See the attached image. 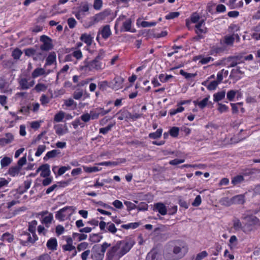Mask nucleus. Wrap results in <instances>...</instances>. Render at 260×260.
<instances>
[{"instance_id": "nucleus-43", "label": "nucleus", "mask_w": 260, "mask_h": 260, "mask_svg": "<svg viewBox=\"0 0 260 260\" xmlns=\"http://www.w3.org/2000/svg\"><path fill=\"white\" fill-rule=\"evenodd\" d=\"M222 249V246L219 243H216L214 246V250H212V254L217 256Z\"/></svg>"}, {"instance_id": "nucleus-56", "label": "nucleus", "mask_w": 260, "mask_h": 260, "mask_svg": "<svg viewBox=\"0 0 260 260\" xmlns=\"http://www.w3.org/2000/svg\"><path fill=\"white\" fill-rule=\"evenodd\" d=\"M47 89V86L42 83H38L37 84L34 89L36 90L37 92H40L41 91H45Z\"/></svg>"}, {"instance_id": "nucleus-11", "label": "nucleus", "mask_w": 260, "mask_h": 260, "mask_svg": "<svg viewBox=\"0 0 260 260\" xmlns=\"http://www.w3.org/2000/svg\"><path fill=\"white\" fill-rule=\"evenodd\" d=\"M153 210L158 211L161 215H165L167 213V209L164 204L159 202L155 204Z\"/></svg>"}, {"instance_id": "nucleus-35", "label": "nucleus", "mask_w": 260, "mask_h": 260, "mask_svg": "<svg viewBox=\"0 0 260 260\" xmlns=\"http://www.w3.org/2000/svg\"><path fill=\"white\" fill-rule=\"evenodd\" d=\"M46 57V54L42 52H36V54L33 56V59L35 61L43 60Z\"/></svg>"}, {"instance_id": "nucleus-38", "label": "nucleus", "mask_w": 260, "mask_h": 260, "mask_svg": "<svg viewBox=\"0 0 260 260\" xmlns=\"http://www.w3.org/2000/svg\"><path fill=\"white\" fill-rule=\"evenodd\" d=\"M234 40V36H226L224 37V43L227 45L232 46Z\"/></svg>"}, {"instance_id": "nucleus-24", "label": "nucleus", "mask_w": 260, "mask_h": 260, "mask_svg": "<svg viewBox=\"0 0 260 260\" xmlns=\"http://www.w3.org/2000/svg\"><path fill=\"white\" fill-rule=\"evenodd\" d=\"M56 55L55 52H50L46 58L45 66H50L56 61Z\"/></svg>"}, {"instance_id": "nucleus-37", "label": "nucleus", "mask_w": 260, "mask_h": 260, "mask_svg": "<svg viewBox=\"0 0 260 260\" xmlns=\"http://www.w3.org/2000/svg\"><path fill=\"white\" fill-rule=\"evenodd\" d=\"M99 117V115H82L81 120L86 122H88L90 118L92 119H97Z\"/></svg>"}, {"instance_id": "nucleus-47", "label": "nucleus", "mask_w": 260, "mask_h": 260, "mask_svg": "<svg viewBox=\"0 0 260 260\" xmlns=\"http://www.w3.org/2000/svg\"><path fill=\"white\" fill-rule=\"evenodd\" d=\"M132 21L128 19L123 23V27L124 29V31H130L131 28Z\"/></svg>"}, {"instance_id": "nucleus-27", "label": "nucleus", "mask_w": 260, "mask_h": 260, "mask_svg": "<svg viewBox=\"0 0 260 260\" xmlns=\"http://www.w3.org/2000/svg\"><path fill=\"white\" fill-rule=\"evenodd\" d=\"M45 74V71L43 68H38L32 72L31 76L33 78H36L39 76L44 75Z\"/></svg>"}, {"instance_id": "nucleus-46", "label": "nucleus", "mask_w": 260, "mask_h": 260, "mask_svg": "<svg viewBox=\"0 0 260 260\" xmlns=\"http://www.w3.org/2000/svg\"><path fill=\"white\" fill-rule=\"evenodd\" d=\"M89 7L87 3H85L83 5L81 6L79 11L80 13H81L83 15H85L84 13L87 12L89 11Z\"/></svg>"}, {"instance_id": "nucleus-14", "label": "nucleus", "mask_w": 260, "mask_h": 260, "mask_svg": "<svg viewBox=\"0 0 260 260\" xmlns=\"http://www.w3.org/2000/svg\"><path fill=\"white\" fill-rule=\"evenodd\" d=\"M240 57L238 56H230L226 59V61L229 63L228 68L236 67L240 63Z\"/></svg>"}, {"instance_id": "nucleus-9", "label": "nucleus", "mask_w": 260, "mask_h": 260, "mask_svg": "<svg viewBox=\"0 0 260 260\" xmlns=\"http://www.w3.org/2000/svg\"><path fill=\"white\" fill-rule=\"evenodd\" d=\"M75 210L76 208L74 206H66L56 212L55 218L60 221H63L64 220V218L66 216V215L64 214V212H66L67 210H71L72 212L69 214V215H70L73 213Z\"/></svg>"}, {"instance_id": "nucleus-10", "label": "nucleus", "mask_w": 260, "mask_h": 260, "mask_svg": "<svg viewBox=\"0 0 260 260\" xmlns=\"http://www.w3.org/2000/svg\"><path fill=\"white\" fill-rule=\"evenodd\" d=\"M233 228L236 231H239L241 230L244 233H246L247 230L246 229L247 227L250 226V224L246 223L244 226H242V224L239 219H235L233 221Z\"/></svg>"}, {"instance_id": "nucleus-40", "label": "nucleus", "mask_w": 260, "mask_h": 260, "mask_svg": "<svg viewBox=\"0 0 260 260\" xmlns=\"http://www.w3.org/2000/svg\"><path fill=\"white\" fill-rule=\"evenodd\" d=\"M238 74H240L241 75H242L244 74V72L240 70V67H237L236 69H232V70L231 71V74L230 75V77L231 78H235L237 76V75Z\"/></svg>"}, {"instance_id": "nucleus-19", "label": "nucleus", "mask_w": 260, "mask_h": 260, "mask_svg": "<svg viewBox=\"0 0 260 260\" xmlns=\"http://www.w3.org/2000/svg\"><path fill=\"white\" fill-rule=\"evenodd\" d=\"M124 81V79L121 77H116L114 78L113 82H114L112 85V88L115 90H117L119 88H122V83Z\"/></svg>"}, {"instance_id": "nucleus-20", "label": "nucleus", "mask_w": 260, "mask_h": 260, "mask_svg": "<svg viewBox=\"0 0 260 260\" xmlns=\"http://www.w3.org/2000/svg\"><path fill=\"white\" fill-rule=\"evenodd\" d=\"M42 169L40 176L42 177H47L50 175V165L48 164L42 165Z\"/></svg>"}, {"instance_id": "nucleus-36", "label": "nucleus", "mask_w": 260, "mask_h": 260, "mask_svg": "<svg viewBox=\"0 0 260 260\" xmlns=\"http://www.w3.org/2000/svg\"><path fill=\"white\" fill-rule=\"evenodd\" d=\"M37 221L36 220H34L28 223V230L31 233H34L36 232V226L37 225Z\"/></svg>"}, {"instance_id": "nucleus-18", "label": "nucleus", "mask_w": 260, "mask_h": 260, "mask_svg": "<svg viewBox=\"0 0 260 260\" xmlns=\"http://www.w3.org/2000/svg\"><path fill=\"white\" fill-rule=\"evenodd\" d=\"M47 247L51 250H55L57 249V242L55 238H51L49 239L46 244Z\"/></svg>"}, {"instance_id": "nucleus-13", "label": "nucleus", "mask_w": 260, "mask_h": 260, "mask_svg": "<svg viewBox=\"0 0 260 260\" xmlns=\"http://www.w3.org/2000/svg\"><path fill=\"white\" fill-rule=\"evenodd\" d=\"M126 161V159L124 158H118L117 159L116 161H103L99 164L100 166H116L120 164H123Z\"/></svg>"}, {"instance_id": "nucleus-48", "label": "nucleus", "mask_w": 260, "mask_h": 260, "mask_svg": "<svg viewBox=\"0 0 260 260\" xmlns=\"http://www.w3.org/2000/svg\"><path fill=\"white\" fill-rule=\"evenodd\" d=\"M107 225H108L107 227L108 231L112 234H115L117 229L116 228L115 224L111 222H109L107 223Z\"/></svg>"}, {"instance_id": "nucleus-33", "label": "nucleus", "mask_w": 260, "mask_h": 260, "mask_svg": "<svg viewBox=\"0 0 260 260\" xmlns=\"http://www.w3.org/2000/svg\"><path fill=\"white\" fill-rule=\"evenodd\" d=\"M115 125V122L109 124L107 126L105 127H102L100 128V133L105 135L107 134L111 130L112 127Z\"/></svg>"}, {"instance_id": "nucleus-49", "label": "nucleus", "mask_w": 260, "mask_h": 260, "mask_svg": "<svg viewBox=\"0 0 260 260\" xmlns=\"http://www.w3.org/2000/svg\"><path fill=\"white\" fill-rule=\"evenodd\" d=\"M125 205L127 207L128 211H131L135 209H137V206L131 202L125 201L124 202Z\"/></svg>"}, {"instance_id": "nucleus-64", "label": "nucleus", "mask_w": 260, "mask_h": 260, "mask_svg": "<svg viewBox=\"0 0 260 260\" xmlns=\"http://www.w3.org/2000/svg\"><path fill=\"white\" fill-rule=\"evenodd\" d=\"M218 83L216 81H213L208 85L207 88L210 90H215L218 85Z\"/></svg>"}, {"instance_id": "nucleus-3", "label": "nucleus", "mask_w": 260, "mask_h": 260, "mask_svg": "<svg viewBox=\"0 0 260 260\" xmlns=\"http://www.w3.org/2000/svg\"><path fill=\"white\" fill-rule=\"evenodd\" d=\"M117 242L120 243V250L117 252L116 256L117 257L116 260H119L122 256L127 253L132 248L134 244L133 241L129 240L128 241H120Z\"/></svg>"}, {"instance_id": "nucleus-6", "label": "nucleus", "mask_w": 260, "mask_h": 260, "mask_svg": "<svg viewBox=\"0 0 260 260\" xmlns=\"http://www.w3.org/2000/svg\"><path fill=\"white\" fill-rule=\"evenodd\" d=\"M40 40L43 43L40 45V49L42 51H48L53 48L52 40L47 36L42 35L40 37Z\"/></svg>"}, {"instance_id": "nucleus-2", "label": "nucleus", "mask_w": 260, "mask_h": 260, "mask_svg": "<svg viewBox=\"0 0 260 260\" xmlns=\"http://www.w3.org/2000/svg\"><path fill=\"white\" fill-rule=\"evenodd\" d=\"M111 246V244L104 242L102 245H94L91 251L90 257L92 260H103L107 249Z\"/></svg>"}, {"instance_id": "nucleus-54", "label": "nucleus", "mask_w": 260, "mask_h": 260, "mask_svg": "<svg viewBox=\"0 0 260 260\" xmlns=\"http://www.w3.org/2000/svg\"><path fill=\"white\" fill-rule=\"evenodd\" d=\"M46 146L44 145H39L37 148V151L35 153L36 156H40L42 153L45 150Z\"/></svg>"}, {"instance_id": "nucleus-16", "label": "nucleus", "mask_w": 260, "mask_h": 260, "mask_svg": "<svg viewBox=\"0 0 260 260\" xmlns=\"http://www.w3.org/2000/svg\"><path fill=\"white\" fill-rule=\"evenodd\" d=\"M99 32L102 35L103 38L104 39H108L111 35V31L109 25H105L101 30H100Z\"/></svg>"}, {"instance_id": "nucleus-62", "label": "nucleus", "mask_w": 260, "mask_h": 260, "mask_svg": "<svg viewBox=\"0 0 260 260\" xmlns=\"http://www.w3.org/2000/svg\"><path fill=\"white\" fill-rule=\"evenodd\" d=\"M83 95V91L82 90L77 89L76 90L73 94V97L75 100H79L81 98Z\"/></svg>"}, {"instance_id": "nucleus-39", "label": "nucleus", "mask_w": 260, "mask_h": 260, "mask_svg": "<svg viewBox=\"0 0 260 260\" xmlns=\"http://www.w3.org/2000/svg\"><path fill=\"white\" fill-rule=\"evenodd\" d=\"M169 134L174 138H176L179 135V128L178 127L174 126L169 130Z\"/></svg>"}, {"instance_id": "nucleus-42", "label": "nucleus", "mask_w": 260, "mask_h": 260, "mask_svg": "<svg viewBox=\"0 0 260 260\" xmlns=\"http://www.w3.org/2000/svg\"><path fill=\"white\" fill-rule=\"evenodd\" d=\"M22 54V52L18 48H16L12 52V56L15 59H18Z\"/></svg>"}, {"instance_id": "nucleus-22", "label": "nucleus", "mask_w": 260, "mask_h": 260, "mask_svg": "<svg viewBox=\"0 0 260 260\" xmlns=\"http://www.w3.org/2000/svg\"><path fill=\"white\" fill-rule=\"evenodd\" d=\"M146 260H160V259L158 252L154 250H151L148 253Z\"/></svg>"}, {"instance_id": "nucleus-12", "label": "nucleus", "mask_w": 260, "mask_h": 260, "mask_svg": "<svg viewBox=\"0 0 260 260\" xmlns=\"http://www.w3.org/2000/svg\"><path fill=\"white\" fill-rule=\"evenodd\" d=\"M242 218L243 219L247 220L249 222L251 223H249L250 224L249 226L247 227V228H248V229L247 230L248 231H251V229H250V228L251 224L256 225L258 223V222L259 221V219L257 217L253 216L252 215H246L245 216H243L242 217Z\"/></svg>"}, {"instance_id": "nucleus-29", "label": "nucleus", "mask_w": 260, "mask_h": 260, "mask_svg": "<svg viewBox=\"0 0 260 260\" xmlns=\"http://www.w3.org/2000/svg\"><path fill=\"white\" fill-rule=\"evenodd\" d=\"M162 129L158 128L155 132L151 133L149 134V137L151 139H156L160 138L162 135Z\"/></svg>"}, {"instance_id": "nucleus-61", "label": "nucleus", "mask_w": 260, "mask_h": 260, "mask_svg": "<svg viewBox=\"0 0 260 260\" xmlns=\"http://www.w3.org/2000/svg\"><path fill=\"white\" fill-rule=\"evenodd\" d=\"M54 128L55 129V133L57 135L59 136L63 135V132L61 125H54Z\"/></svg>"}, {"instance_id": "nucleus-55", "label": "nucleus", "mask_w": 260, "mask_h": 260, "mask_svg": "<svg viewBox=\"0 0 260 260\" xmlns=\"http://www.w3.org/2000/svg\"><path fill=\"white\" fill-rule=\"evenodd\" d=\"M53 219V215L50 213L48 216H45L42 220V222L45 224H49Z\"/></svg>"}, {"instance_id": "nucleus-60", "label": "nucleus", "mask_w": 260, "mask_h": 260, "mask_svg": "<svg viewBox=\"0 0 260 260\" xmlns=\"http://www.w3.org/2000/svg\"><path fill=\"white\" fill-rule=\"evenodd\" d=\"M173 76L171 75H167L166 76L161 74H160L159 76V79H160V81L162 82H167L170 79L172 78Z\"/></svg>"}, {"instance_id": "nucleus-4", "label": "nucleus", "mask_w": 260, "mask_h": 260, "mask_svg": "<svg viewBox=\"0 0 260 260\" xmlns=\"http://www.w3.org/2000/svg\"><path fill=\"white\" fill-rule=\"evenodd\" d=\"M105 68V64L102 62L93 59L92 60L87 62L84 66L82 67V70H87L92 71L93 70L100 71Z\"/></svg>"}, {"instance_id": "nucleus-53", "label": "nucleus", "mask_w": 260, "mask_h": 260, "mask_svg": "<svg viewBox=\"0 0 260 260\" xmlns=\"http://www.w3.org/2000/svg\"><path fill=\"white\" fill-rule=\"evenodd\" d=\"M2 238L4 241L11 242L13 240V236L9 233H6L3 235Z\"/></svg>"}, {"instance_id": "nucleus-21", "label": "nucleus", "mask_w": 260, "mask_h": 260, "mask_svg": "<svg viewBox=\"0 0 260 260\" xmlns=\"http://www.w3.org/2000/svg\"><path fill=\"white\" fill-rule=\"evenodd\" d=\"M60 154V151L58 149H54L51 151H48L44 157L45 161L47 160L48 159L55 157L57 155Z\"/></svg>"}, {"instance_id": "nucleus-17", "label": "nucleus", "mask_w": 260, "mask_h": 260, "mask_svg": "<svg viewBox=\"0 0 260 260\" xmlns=\"http://www.w3.org/2000/svg\"><path fill=\"white\" fill-rule=\"evenodd\" d=\"M231 202L232 204L242 205L245 203L244 196L243 194L235 196L231 199Z\"/></svg>"}, {"instance_id": "nucleus-63", "label": "nucleus", "mask_w": 260, "mask_h": 260, "mask_svg": "<svg viewBox=\"0 0 260 260\" xmlns=\"http://www.w3.org/2000/svg\"><path fill=\"white\" fill-rule=\"evenodd\" d=\"M208 255V253L206 251H203L199 253L196 257L195 260H202L204 258L206 257Z\"/></svg>"}, {"instance_id": "nucleus-25", "label": "nucleus", "mask_w": 260, "mask_h": 260, "mask_svg": "<svg viewBox=\"0 0 260 260\" xmlns=\"http://www.w3.org/2000/svg\"><path fill=\"white\" fill-rule=\"evenodd\" d=\"M21 169L19 168L17 166L11 167L9 168L8 171V174L14 177L18 175Z\"/></svg>"}, {"instance_id": "nucleus-59", "label": "nucleus", "mask_w": 260, "mask_h": 260, "mask_svg": "<svg viewBox=\"0 0 260 260\" xmlns=\"http://www.w3.org/2000/svg\"><path fill=\"white\" fill-rule=\"evenodd\" d=\"M103 5V2L102 0H95L93 3V8L96 10H100Z\"/></svg>"}, {"instance_id": "nucleus-7", "label": "nucleus", "mask_w": 260, "mask_h": 260, "mask_svg": "<svg viewBox=\"0 0 260 260\" xmlns=\"http://www.w3.org/2000/svg\"><path fill=\"white\" fill-rule=\"evenodd\" d=\"M32 235L33 238H31L30 234L26 232H23L21 234V236L22 238H24V236H26V240H21V242H20V244L23 246H27L28 243H34L38 239L37 235L36 234V232L34 233H31Z\"/></svg>"}, {"instance_id": "nucleus-5", "label": "nucleus", "mask_w": 260, "mask_h": 260, "mask_svg": "<svg viewBox=\"0 0 260 260\" xmlns=\"http://www.w3.org/2000/svg\"><path fill=\"white\" fill-rule=\"evenodd\" d=\"M111 11L109 10H105L104 11L95 14L94 16L91 17V21L89 22L87 27H89L94 24L104 20L107 17L109 16Z\"/></svg>"}, {"instance_id": "nucleus-45", "label": "nucleus", "mask_w": 260, "mask_h": 260, "mask_svg": "<svg viewBox=\"0 0 260 260\" xmlns=\"http://www.w3.org/2000/svg\"><path fill=\"white\" fill-rule=\"evenodd\" d=\"M180 74L182 75L183 76H184V77L187 79H188L189 78H194L197 75V74H196V73L195 74L188 73L185 72L183 70H181L180 71Z\"/></svg>"}, {"instance_id": "nucleus-30", "label": "nucleus", "mask_w": 260, "mask_h": 260, "mask_svg": "<svg viewBox=\"0 0 260 260\" xmlns=\"http://www.w3.org/2000/svg\"><path fill=\"white\" fill-rule=\"evenodd\" d=\"M225 91L224 90L215 93L213 95L214 101L215 102H219L222 100L225 97Z\"/></svg>"}, {"instance_id": "nucleus-34", "label": "nucleus", "mask_w": 260, "mask_h": 260, "mask_svg": "<svg viewBox=\"0 0 260 260\" xmlns=\"http://www.w3.org/2000/svg\"><path fill=\"white\" fill-rule=\"evenodd\" d=\"M19 83L21 89L25 90L29 88V84L26 78L21 79Z\"/></svg>"}, {"instance_id": "nucleus-50", "label": "nucleus", "mask_w": 260, "mask_h": 260, "mask_svg": "<svg viewBox=\"0 0 260 260\" xmlns=\"http://www.w3.org/2000/svg\"><path fill=\"white\" fill-rule=\"evenodd\" d=\"M101 169L102 168L99 169L98 167L95 166L84 168V171L87 173L96 172L100 171Z\"/></svg>"}, {"instance_id": "nucleus-44", "label": "nucleus", "mask_w": 260, "mask_h": 260, "mask_svg": "<svg viewBox=\"0 0 260 260\" xmlns=\"http://www.w3.org/2000/svg\"><path fill=\"white\" fill-rule=\"evenodd\" d=\"M24 52L26 56H34L36 54V49L34 48H29L24 49Z\"/></svg>"}, {"instance_id": "nucleus-8", "label": "nucleus", "mask_w": 260, "mask_h": 260, "mask_svg": "<svg viewBox=\"0 0 260 260\" xmlns=\"http://www.w3.org/2000/svg\"><path fill=\"white\" fill-rule=\"evenodd\" d=\"M120 243L121 242H117L116 244L111 247L108 251L106 253V259L107 260H114V258H116V260L117 258V257L116 256L117 253V250L120 248Z\"/></svg>"}, {"instance_id": "nucleus-58", "label": "nucleus", "mask_w": 260, "mask_h": 260, "mask_svg": "<svg viewBox=\"0 0 260 260\" xmlns=\"http://www.w3.org/2000/svg\"><path fill=\"white\" fill-rule=\"evenodd\" d=\"M148 205L145 202H141L137 207L139 211H146L148 209Z\"/></svg>"}, {"instance_id": "nucleus-32", "label": "nucleus", "mask_w": 260, "mask_h": 260, "mask_svg": "<svg viewBox=\"0 0 260 260\" xmlns=\"http://www.w3.org/2000/svg\"><path fill=\"white\" fill-rule=\"evenodd\" d=\"M12 159L8 156H5L1 160V165L2 168L8 166L12 162Z\"/></svg>"}, {"instance_id": "nucleus-15", "label": "nucleus", "mask_w": 260, "mask_h": 260, "mask_svg": "<svg viewBox=\"0 0 260 260\" xmlns=\"http://www.w3.org/2000/svg\"><path fill=\"white\" fill-rule=\"evenodd\" d=\"M141 115H121L117 117V119L119 120H124L126 121L129 120L135 121L137 119L141 117Z\"/></svg>"}, {"instance_id": "nucleus-57", "label": "nucleus", "mask_w": 260, "mask_h": 260, "mask_svg": "<svg viewBox=\"0 0 260 260\" xmlns=\"http://www.w3.org/2000/svg\"><path fill=\"white\" fill-rule=\"evenodd\" d=\"M179 14L180 13L178 12H170L168 15L165 16V18L167 20L172 19L178 17Z\"/></svg>"}, {"instance_id": "nucleus-23", "label": "nucleus", "mask_w": 260, "mask_h": 260, "mask_svg": "<svg viewBox=\"0 0 260 260\" xmlns=\"http://www.w3.org/2000/svg\"><path fill=\"white\" fill-rule=\"evenodd\" d=\"M93 38L90 35L87 34L86 33L81 35L80 39L84 42L87 46H90L92 42Z\"/></svg>"}, {"instance_id": "nucleus-26", "label": "nucleus", "mask_w": 260, "mask_h": 260, "mask_svg": "<svg viewBox=\"0 0 260 260\" xmlns=\"http://www.w3.org/2000/svg\"><path fill=\"white\" fill-rule=\"evenodd\" d=\"M103 238V236L99 234H91L89 238V240L92 243H98Z\"/></svg>"}, {"instance_id": "nucleus-52", "label": "nucleus", "mask_w": 260, "mask_h": 260, "mask_svg": "<svg viewBox=\"0 0 260 260\" xmlns=\"http://www.w3.org/2000/svg\"><path fill=\"white\" fill-rule=\"evenodd\" d=\"M89 244L88 243L83 242L79 244L77 247V249L79 251L84 250L88 247Z\"/></svg>"}, {"instance_id": "nucleus-41", "label": "nucleus", "mask_w": 260, "mask_h": 260, "mask_svg": "<svg viewBox=\"0 0 260 260\" xmlns=\"http://www.w3.org/2000/svg\"><path fill=\"white\" fill-rule=\"evenodd\" d=\"M244 180L243 176L242 175H237L234 177L232 180V183L233 185H236L242 182Z\"/></svg>"}, {"instance_id": "nucleus-28", "label": "nucleus", "mask_w": 260, "mask_h": 260, "mask_svg": "<svg viewBox=\"0 0 260 260\" xmlns=\"http://www.w3.org/2000/svg\"><path fill=\"white\" fill-rule=\"evenodd\" d=\"M209 96L206 97L201 101H194V105L198 106L200 108H204L207 105Z\"/></svg>"}, {"instance_id": "nucleus-51", "label": "nucleus", "mask_w": 260, "mask_h": 260, "mask_svg": "<svg viewBox=\"0 0 260 260\" xmlns=\"http://www.w3.org/2000/svg\"><path fill=\"white\" fill-rule=\"evenodd\" d=\"M237 92L238 91L234 90L229 91L226 94L227 99L230 101H233Z\"/></svg>"}, {"instance_id": "nucleus-1", "label": "nucleus", "mask_w": 260, "mask_h": 260, "mask_svg": "<svg viewBox=\"0 0 260 260\" xmlns=\"http://www.w3.org/2000/svg\"><path fill=\"white\" fill-rule=\"evenodd\" d=\"M173 253L167 250L164 253L166 260H179L184 256L188 251L187 246L183 242L176 243L173 247Z\"/></svg>"}, {"instance_id": "nucleus-31", "label": "nucleus", "mask_w": 260, "mask_h": 260, "mask_svg": "<svg viewBox=\"0 0 260 260\" xmlns=\"http://www.w3.org/2000/svg\"><path fill=\"white\" fill-rule=\"evenodd\" d=\"M140 225L139 222H132L127 224H122L121 227L123 229L128 230L129 229H135Z\"/></svg>"}]
</instances>
